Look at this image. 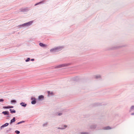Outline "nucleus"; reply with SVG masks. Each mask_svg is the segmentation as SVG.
Wrapping results in <instances>:
<instances>
[{
    "mask_svg": "<svg viewBox=\"0 0 134 134\" xmlns=\"http://www.w3.org/2000/svg\"><path fill=\"white\" fill-rule=\"evenodd\" d=\"M43 3V1L40 2H39L38 3H37L35 4V6H36V5H38V4H41V3Z\"/></svg>",
    "mask_w": 134,
    "mask_h": 134,
    "instance_id": "nucleus-16",
    "label": "nucleus"
},
{
    "mask_svg": "<svg viewBox=\"0 0 134 134\" xmlns=\"http://www.w3.org/2000/svg\"><path fill=\"white\" fill-rule=\"evenodd\" d=\"M38 99L40 100H42L44 99V96L43 95H40L38 96Z\"/></svg>",
    "mask_w": 134,
    "mask_h": 134,
    "instance_id": "nucleus-8",
    "label": "nucleus"
},
{
    "mask_svg": "<svg viewBox=\"0 0 134 134\" xmlns=\"http://www.w3.org/2000/svg\"><path fill=\"white\" fill-rule=\"evenodd\" d=\"M101 76L99 75H97L96 76V79H98V78H100Z\"/></svg>",
    "mask_w": 134,
    "mask_h": 134,
    "instance_id": "nucleus-17",
    "label": "nucleus"
},
{
    "mask_svg": "<svg viewBox=\"0 0 134 134\" xmlns=\"http://www.w3.org/2000/svg\"><path fill=\"white\" fill-rule=\"evenodd\" d=\"M24 122H25V121H20V122H18L17 124H20Z\"/></svg>",
    "mask_w": 134,
    "mask_h": 134,
    "instance_id": "nucleus-18",
    "label": "nucleus"
},
{
    "mask_svg": "<svg viewBox=\"0 0 134 134\" xmlns=\"http://www.w3.org/2000/svg\"><path fill=\"white\" fill-rule=\"evenodd\" d=\"M15 121V117H13V119L11 120L10 124H11L13 122H14Z\"/></svg>",
    "mask_w": 134,
    "mask_h": 134,
    "instance_id": "nucleus-12",
    "label": "nucleus"
},
{
    "mask_svg": "<svg viewBox=\"0 0 134 134\" xmlns=\"http://www.w3.org/2000/svg\"><path fill=\"white\" fill-rule=\"evenodd\" d=\"M81 134H88V133L86 132H82Z\"/></svg>",
    "mask_w": 134,
    "mask_h": 134,
    "instance_id": "nucleus-21",
    "label": "nucleus"
},
{
    "mask_svg": "<svg viewBox=\"0 0 134 134\" xmlns=\"http://www.w3.org/2000/svg\"><path fill=\"white\" fill-rule=\"evenodd\" d=\"M68 65V64H60L56 66L55 68H60L64 67L67 66Z\"/></svg>",
    "mask_w": 134,
    "mask_h": 134,
    "instance_id": "nucleus-2",
    "label": "nucleus"
},
{
    "mask_svg": "<svg viewBox=\"0 0 134 134\" xmlns=\"http://www.w3.org/2000/svg\"><path fill=\"white\" fill-rule=\"evenodd\" d=\"M15 133L17 134H19L20 133V132L19 131L16 130L15 131Z\"/></svg>",
    "mask_w": 134,
    "mask_h": 134,
    "instance_id": "nucleus-20",
    "label": "nucleus"
},
{
    "mask_svg": "<svg viewBox=\"0 0 134 134\" xmlns=\"http://www.w3.org/2000/svg\"><path fill=\"white\" fill-rule=\"evenodd\" d=\"M64 126L65 127V128H66V127H67V126L66 125H65Z\"/></svg>",
    "mask_w": 134,
    "mask_h": 134,
    "instance_id": "nucleus-30",
    "label": "nucleus"
},
{
    "mask_svg": "<svg viewBox=\"0 0 134 134\" xmlns=\"http://www.w3.org/2000/svg\"><path fill=\"white\" fill-rule=\"evenodd\" d=\"M31 100H32L31 102L32 104H34L36 103V99L35 98L32 97L31 98Z\"/></svg>",
    "mask_w": 134,
    "mask_h": 134,
    "instance_id": "nucleus-5",
    "label": "nucleus"
},
{
    "mask_svg": "<svg viewBox=\"0 0 134 134\" xmlns=\"http://www.w3.org/2000/svg\"><path fill=\"white\" fill-rule=\"evenodd\" d=\"M20 104L23 107H26L27 105V104L26 103H25L23 102L21 103Z\"/></svg>",
    "mask_w": 134,
    "mask_h": 134,
    "instance_id": "nucleus-9",
    "label": "nucleus"
},
{
    "mask_svg": "<svg viewBox=\"0 0 134 134\" xmlns=\"http://www.w3.org/2000/svg\"><path fill=\"white\" fill-rule=\"evenodd\" d=\"M131 115H134V113H132L131 114Z\"/></svg>",
    "mask_w": 134,
    "mask_h": 134,
    "instance_id": "nucleus-28",
    "label": "nucleus"
},
{
    "mask_svg": "<svg viewBox=\"0 0 134 134\" xmlns=\"http://www.w3.org/2000/svg\"><path fill=\"white\" fill-rule=\"evenodd\" d=\"M62 47H57L56 48L52 49L50 50V51L51 52L53 53L57 52H58L62 49Z\"/></svg>",
    "mask_w": 134,
    "mask_h": 134,
    "instance_id": "nucleus-1",
    "label": "nucleus"
},
{
    "mask_svg": "<svg viewBox=\"0 0 134 134\" xmlns=\"http://www.w3.org/2000/svg\"><path fill=\"white\" fill-rule=\"evenodd\" d=\"M62 114L61 113H59L58 114V115H60Z\"/></svg>",
    "mask_w": 134,
    "mask_h": 134,
    "instance_id": "nucleus-27",
    "label": "nucleus"
},
{
    "mask_svg": "<svg viewBox=\"0 0 134 134\" xmlns=\"http://www.w3.org/2000/svg\"><path fill=\"white\" fill-rule=\"evenodd\" d=\"M30 60V58H28L27 59L25 60L26 62H28Z\"/></svg>",
    "mask_w": 134,
    "mask_h": 134,
    "instance_id": "nucleus-19",
    "label": "nucleus"
},
{
    "mask_svg": "<svg viewBox=\"0 0 134 134\" xmlns=\"http://www.w3.org/2000/svg\"><path fill=\"white\" fill-rule=\"evenodd\" d=\"M47 93H48V96H49L50 95H53V93L52 92H50V91H48Z\"/></svg>",
    "mask_w": 134,
    "mask_h": 134,
    "instance_id": "nucleus-10",
    "label": "nucleus"
},
{
    "mask_svg": "<svg viewBox=\"0 0 134 134\" xmlns=\"http://www.w3.org/2000/svg\"><path fill=\"white\" fill-rule=\"evenodd\" d=\"M33 21H30L28 23H26L23 24L22 25L23 26H30V25L32 23Z\"/></svg>",
    "mask_w": 134,
    "mask_h": 134,
    "instance_id": "nucleus-4",
    "label": "nucleus"
},
{
    "mask_svg": "<svg viewBox=\"0 0 134 134\" xmlns=\"http://www.w3.org/2000/svg\"><path fill=\"white\" fill-rule=\"evenodd\" d=\"M9 125V124L8 123H6L3 125H2L1 127V129H2L4 127H6L8 126Z\"/></svg>",
    "mask_w": 134,
    "mask_h": 134,
    "instance_id": "nucleus-6",
    "label": "nucleus"
},
{
    "mask_svg": "<svg viewBox=\"0 0 134 134\" xmlns=\"http://www.w3.org/2000/svg\"><path fill=\"white\" fill-rule=\"evenodd\" d=\"M34 59H31V61H34Z\"/></svg>",
    "mask_w": 134,
    "mask_h": 134,
    "instance_id": "nucleus-29",
    "label": "nucleus"
},
{
    "mask_svg": "<svg viewBox=\"0 0 134 134\" xmlns=\"http://www.w3.org/2000/svg\"><path fill=\"white\" fill-rule=\"evenodd\" d=\"M58 129H60V128H58Z\"/></svg>",
    "mask_w": 134,
    "mask_h": 134,
    "instance_id": "nucleus-31",
    "label": "nucleus"
},
{
    "mask_svg": "<svg viewBox=\"0 0 134 134\" xmlns=\"http://www.w3.org/2000/svg\"><path fill=\"white\" fill-rule=\"evenodd\" d=\"M29 10V8L28 7L23 8L20 9V11L22 12H27Z\"/></svg>",
    "mask_w": 134,
    "mask_h": 134,
    "instance_id": "nucleus-3",
    "label": "nucleus"
},
{
    "mask_svg": "<svg viewBox=\"0 0 134 134\" xmlns=\"http://www.w3.org/2000/svg\"><path fill=\"white\" fill-rule=\"evenodd\" d=\"M111 129V128L109 126H107L104 128V130H109Z\"/></svg>",
    "mask_w": 134,
    "mask_h": 134,
    "instance_id": "nucleus-14",
    "label": "nucleus"
},
{
    "mask_svg": "<svg viewBox=\"0 0 134 134\" xmlns=\"http://www.w3.org/2000/svg\"><path fill=\"white\" fill-rule=\"evenodd\" d=\"M134 110V106H132L130 109V111Z\"/></svg>",
    "mask_w": 134,
    "mask_h": 134,
    "instance_id": "nucleus-15",
    "label": "nucleus"
},
{
    "mask_svg": "<svg viewBox=\"0 0 134 134\" xmlns=\"http://www.w3.org/2000/svg\"><path fill=\"white\" fill-rule=\"evenodd\" d=\"M9 106V108H13V106Z\"/></svg>",
    "mask_w": 134,
    "mask_h": 134,
    "instance_id": "nucleus-26",
    "label": "nucleus"
},
{
    "mask_svg": "<svg viewBox=\"0 0 134 134\" xmlns=\"http://www.w3.org/2000/svg\"><path fill=\"white\" fill-rule=\"evenodd\" d=\"M4 101V100L3 99H0V102H2Z\"/></svg>",
    "mask_w": 134,
    "mask_h": 134,
    "instance_id": "nucleus-25",
    "label": "nucleus"
},
{
    "mask_svg": "<svg viewBox=\"0 0 134 134\" xmlns=\"http://www.w3.org/2000/svg\"><path fill=\"white\" fill-rule=\"evenodd\" d=\"M9 106H7V107H3V108H9Z\"/></svg>",
    "mask_w": 134,
    "mask_h": 134,
    "instance_id": "nucleus-24",
    "label": "nucleus"
},
{
    "mask_svg": "<svg viewBox=\"0 0 134 134\" xmlns=\"http://www.w3.org/2000/svg\"><path fill=\"white\" fill-rule=\"evenodd\" d=\"M48 123H47V122H46V123H45V124H43V126H46L47 125V124Z\"/></svg>",
    "mask_w": 134,
    "mask_h": 134,
    "instance_id": "nucleus-23",
    "label": "nucleus"
},
{
    "mask_svg": "<svg viewBox=\"0 0 134 134\" xmlns=\"http://www.w3.org/2000/svg\"><path fill=\"white\" fill-rule=\"evenodd\" d=\"M11 102L12 103H15L16 101L15 100H12L11 101Z\"/></svg>",
    "mask_w": 134,
    "mask_h": 134,
    "instance_id": "nucleus-22",
    "label": "nucleus"
},
{
    "mask_svg": "<svg viewBox=\"0 0 134 134\" xmlns=\"http://www.w3.org/2000/svg\"><path fill=\"white\" fill-rule=\"evenodd\" d=\"M2 113L4 115H8L9 114V112L6 111L2 112Z\"/></svg>",
    "mask_w": 134,
    "mask_h": 134,
    "instance_id": "nucleus-11",
    "label": "nucleus"
},
{
    "mask_svg": "<svg viewBox=\"0 0 134 134\" xmlns=\"http://www.w3.org/2000/svg\"><path fill=\"white\" fill-rule=\"evenodd\" d=\"M10 111L11 113H15L16 112L15 111L14 109H10Z\"/></svg>",
    "mask_w": 134,
    "mask_h": 134,
    "instance_id": "nucleus-13",
    "label": "nucleus"
},
{
    "mask_svg": "<svg viewBox=\"0 0 134 134\" xmlns=\"http://www.w3.org/2000/svg\"><path fill=\"white\" fill-rule=\"evenodd\" d=\"M39 45L41 47H46L47 46L45 44H43L42 43H39Z\"/></svg>",
    "mask_w": 134,
    "mask_h": 134,
    "instance_id": "nucleus-7",
    "label": "nucleus"
}]
</instances>
